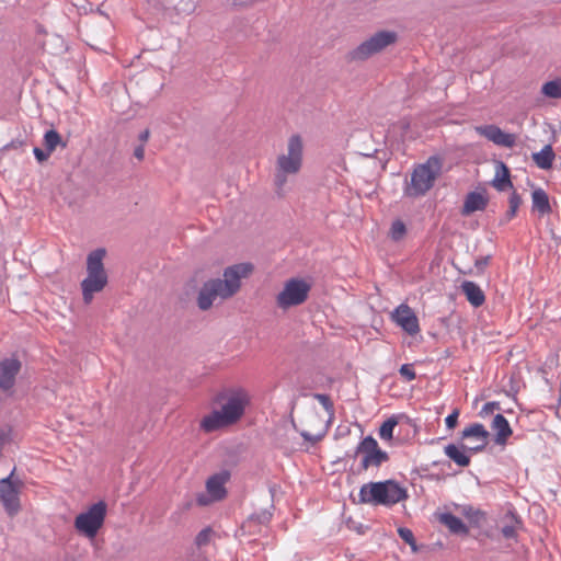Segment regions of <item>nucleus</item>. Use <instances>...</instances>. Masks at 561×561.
Instances as JSON below:
<instances>
[{
  "label": "nucleus",
  "mask_w": 561,
  "mask_h": 561,
  "mask_svg": "<svg viewBox=\"0 0 561 561\" xmlns=\"http://www.w3.org/2000/svg\"><path fill=\"white\" fill-rule=\"evenodd\" d=\"M213 402L217 408L199 421V430L206 434L238 424L251 403V394L245 388L233 386L217 392Z\"/></svg>",
  "instance_id": "f257e3e1"
},
{
  "label": "nucleus",
  "mask_w": 561,
  "mask_h": 561,
  "mask_svg": "<svg viewBox=\"0 0 561 561\" xmlns=\"http://www.w3.org/2000/svg\"><path fill=\"white\" fill-rule=\"evenodd\" d=\"M253 270L251 263H239L227 267L222 279H211L203 285L197 298L198 307L207 310L218 299L226 300L236 295L240 290L241 280L248 278Z\"/></svg>",
  "instance_id": "f03ea898"
},
{
  "label": "nucleus",
  "mask_w": 561,
  "mask_h": 561,
  "mask_svg": "<svg viewBox=\"0 0 561 561\" xmlns=\"http://www.w3.org/2000/svg\"><path fill=\"white\" fill-rule=\"evenodd\" d=\"M304 162V139L294 134L287 140L286 151L278 154L275 162L274 184L278 196H284L288 175L300 172Z\"/></svg>",
  "instance_id": "7ed1b4c3"
},
{
  "label": "nucleus",
  "mask_w": 561,
  "mask_h": 561,
  "mask_svg": "<svg viewBox=\"0 0 561 561\" xmlns=\"http://www.w3.org/2000/svg\"><path fill=\"white\" fill-rule=\"evenodd\" d=\"M359 503L392 506L408 497L407 490L393 480L369 482L362 485Z\"/></svg>",
  "instance_id": "20e7f679"
},
{
  "label": "nucleus",
  "mask_w": 561,
  "mask_h": 561,
  "mask_svg": "<svg viewBox=\"0 0 561 561\" xmlns=\"http://www.w3.org/2000/svg\"><path fill=\"white\" fill-rule=\"evenodd\" d=\"M440 172L442 161L437 157H430L424 163L415 165L411 180L404 187V195L412 198L425 195L434 186Z\"/></svg>",
  "instance_id": "39448f33"
},
{
  "label": "nucleus",
  "mask_w": 561,
  "mask_h": 561,
  "mask_svg": "<svg viewBox=\"0 0 561 561\" xmlns=\"http://www.w3.org/2000/svg\"><path fill=\"white\" fill-rule=\"evenodd\" d=\"M104 249L92 251L87 259V277L81 282L84 304L93 300L94 294L102 291L107 284V274L103 265Z\"/></svg>",
  "instance_id": "423d86ee"
},
{
  "label": "nucleus",
  "mask_w": 561,
  "mask_h": 561,
  "mask_svg": "<svg viewBox=\"0 0 561 561\" xmlns=\"http://www.w3.org/2000/svg\"><path fill=\"white\" fill-rule=\"evenodd\" d=\"M107 512L104 501L91 505L85 512L78 514L73 526L76 530L88 539H94L103 527Z\"/></svg>",
  "instance_id": "0eeeda50"
},
{
  "label": "nucleus",
  "mask_w": 561,
  "mask_h": 561,
  "mask_svg": "<svg viewBox=\"0 0 561 561\" xmlns=\"http://www.w3.org/2000/svg\"><path fill=\"white\" fill-rule=\"evenodd\" d=\"M396 41L397 34L394 32H378L370 36L367 41L363 42L356 48L348 51L346 55V60L350 62L364 61L369 57L380 53L386 47L393 44Z\"/></svg>",
  "instance_id": "6e6552de"
},
{
  "label": "nucleus",
  "mask_w": 561,
  "mask_h": 561,
  "mask_svg": "<svg viewBox=\"0 0 561 561\" xmlns=\"http://www.w3.org/2000/svg\"><path fill=\"white\" fill-rule=\"evenodd\" d=\"M311 285L302 278H290L276 296V305L282 310L302 305L309 296Z\"/></svg>",
  "instance_id": "1a4fd4ad"
},
{
  "label": "nucleus",
  "mask_w": 561,
  "mask_h": 561,
  "mask_svg": "<svg viewBox=\"0 0 561 561\" xmlns=\"http://www.w3.org/2000/svg\"><path fill=\"white\" fill-rule=\"evenodd\" d=\"M15 470L3 479H0V503L10 517L19 514L21 511L20 492L22 482L13 481Z\"/></svg>",
  "instance_id": "9d476101"
},
{
  "label": "nucleus",
  "mask_w": 561,
  "mask_h": 561,
  "mask_svg": "<svg viewBox=\"0 0 561 561\" xmlns=\"http://www.w3.org/2000/svg\"><path fill=\"white\" fill-rule=\"evenodd\" d=\"M356 453L362 455V469L367 470L370 467H380L389 460L388 454L382 450L373 436H366L356 448Z\"/></svg>",
  "instance_id": "9b49d317"
},
{
  "label": "nucleus",
  "mask_w": 561,
  "mask_h": 561,
  "mask_svg": "<svg viewBox=\"0 0 561 561\" xmlns=\"http://www.w3.org/2000/svg\"><path fill=\"white\" fill-rule=\"evenodd\" d=\"M230 479V473L228 471H221L209 477L206 481V491L207 494H198L196 497V502L201 506L209 505L211 502L220 501L225 499L226 483Z\"/></svg>",
  "instance_id": "f8f14e48"
},
{
  "label": "nucleus",
  "mask_w": 561,
  "mask_h": 561,
  "mask_svg": "<svg viewBox=\"0 0 561 561\" xmlns=\"http://www.w3.org/2000/svg\"><path fill=\"white\" fill-rule=\"evenodd\" d=\"M391 320L409 335L420 333V322L415 312L407 304L399 305L390 316Z\"/></svg>",
  "instance_id": "ddd939ff"
},
{
  "label": "nucleus",
  "mask_w": 561,
  "mask_h": 561,
  "mask_svg": "<svg viewBox=\"0 0 561 561\" xmlns=\"http://www.w3.org/2000/svg\"><path fill=\"white\" fill-rule=\"evenodd\" d=\"M474 130L497 146L512 148L516 144V136L514 134L505 133L495 125L476 126Z\"/></svg>",
  "instance_id": "4468645a"
},
{
  "label": "nucleus",
  "mask_w": 561,
  "mask_h": 561,
  "mask_svg": "<svg viewBox=\"0 0 561 561\" xmlns=\"http://www.w3.org/2000/svg\"><path fill=\"white\" fill-rule=\"evenodd\" d=\"M463 439H471L472 444L467 448L471 451H480L488 444L489 432L480 423H473L462 431Z\"/></svg>",
  "instance_id": "2eb2a0df"
},
{
  "label": "nucleus",
  "mask_w": 561,
  "mask_h": 561,
  "mask_svg": "<svg viewBox=\"0 0 561 561\" xmlns=\"http://www.w3.org/2000/svg\"><path fill=\"white\" fill-rule=\"evenodd\" d=\"M21 369L16 358H7L0 363V388L8 391L13 388L15 377Z\"/></svg>",
  "instance_id": "dca6fc26"
},
{
  "label": "nucleus",
  "mask_w": 561,
  "mask_h": 561,
  "mask_svg": "<svg viewBox=\"0 0 561 561\" xmlns=\"http://www.w3.org/2000/svg\"><path fill=\"white\" fill-rule=\"evenodd\" d=\"M489 198L485 192H470L467 194L462 208V216H470L474 211H482L486 208Z\"/></svg>",
  "instance_id": "f3484780"
},
{
  "label": "nucleus",
  "mask_w": 561,
  "mask_h": 561,
  "mask_svg": "<svg viewBox=\"0 0 561 561\" xmlns=\"http://www.w3.org/2000/svg\"><path fill=\"white\" fill-rule=\"evenodd\" d=\"M491 430L495 433V444L500 446H505L513 434L508 421L502 414H496L494 416L491 423Z\"/></svg>",
  "instance_id": "a211bd4d"
},
{
  "label": "nucleus",
  "mask_w": 561,
  "mask_h": 561,
  "mask_svg": "<svg viewBox=\"0 0 561 561\" xmlns=\"http://www.w3.org/2000/svg\"><path fill=\"white\" fill-rule=\"evenodd\" d=\"M461 291L473 307H480L485 301L482 289L473 282L466 280L461 284Z\"/></svg>",
  "instance_id": "6ab92c4d"
},
{
  "label": "nucleus",
  "mask_w": 561,
  "mask_h": 561,
  "mask_svg": "<svg viewBox=\"0 0 561 561\" xmlns=\"http://www.w3.org/2000/svg\"><path fill=\"white\" fill-rule=\"evenodd\" d=\"M531 157L538 168L548 170L552 167L556 154L552 147L546 145L539 152L533 153Z\"/></svg>",
  "instance_id": "aec40b11"
},
{
  "label": "nucleus",
  "mask_w": 561,
  "mask_h": 561,
  "mask_svg": "<svg viewBox=\"0 0 561 561\" xmlns=\"http://www.w3.org/2000/svg\"><path fill=\"white\" fill-rule=\"evenodd\" d=\"M492 184L497 191L501 192L513 187L512 181L510 179V170L503 162H499L496 167V174Z\"/></svg>",
  "instance_id": "412c9836"
},
{
  "label": "nucleus",
  "mask_w": 561,
  "mask_h": 561,
  "mask_svg": "<svg viewBox=\"0 0 561 561\" xmlns=\"http://www.w3.org/2000/svg\"><path fill=\"white\" fill-rule=\"evenodd\" d=\"M504 525L501 528V533L506 539H515L517 537V530L519 529L522 523L519 518L514 513H507L504 516Z\"/></svg>",
  "instance_id": "4be33fe9"
},
{
  "label": "nucleus",
  "mask_w": 561,
  "mask_h": 561,
  "mask_svg": "<svg viewBox=\"0 0 561 561\" xmlns=\"http://www.w3.org/2000/svg\"><path fill=\"white\" fill-rule=\"evenodd\" d=\"M533 208L540 215H547L551 213V206L549 203L548 194L542 188L534 190L531 194Z\"/></svg>",
  "instance_id": "5701e85b"
},
{
  "label": "nucleus",
  "mask_w": 561,
  "mask_h": 561,
  "mask_svg": "<svg viewBox=\"0 0 561 561\" xmlns=\"http://www.w3.org/2000/svg\"><path fill=\"white\" fill-rule=\"evenodd\" d=\"M445 455L460 467H467L470 463V457L466 455L465 448L449 444L444 448Z\"/></svg>",
  "instance_id": "b1692460"
},
{
  "label": "nucleus",
  "mask_w": 561,
  "mask_h": 561,
  "mask_svg": "<svg viewBox=\"0 0 561 561\" xmlns=\"http://www.w3.org/2000/svg\"><path fill=\"white\" fill-rule=\"evenodd\" d=\"M439 522L445 525L451 533L454 534H468V528L463 524V522L450 514V513H444L439 516Z\"/></svg>",
  "instance_id": "393cba45"
},
{
  "label": "nucleus",
  "mask_w": 561,
  "mask_h": 561,
  "mask_svg": "<svg viewBox=\"0 0 561 561\" xmlns=\"http://www.w3.org/2000/svg\"><path fill=\"white\" fill-rule=\"evenodd\" d=\"M44 146L46 150L53 153L58 146L66 147V142H62L61 136L55 129L47 130L44 135Z\"/></svg>",
  "instance_id": "a878e982"
},
{
  "label": "nucleus",
  "mask_w": 561,
  "mask_h": 561,
  "mask_svg": "<svg viewBox=\"0 0 561 561\" xmlns=\"http://www.w3.org/2000/svg\"><path fill=\"white\" fill-rule=\"evenodd\" d=\"M397 424L398 421L393 416L386 420L379 428L380 438L383 440H391L393 437V430L397 426Z\"/></svg>",
  "instance_id": "bb28decb"
},
{
  "label": "nucleus",
  "mask_w": 561,
  "mask_h": 561,
  "mask_svg": "<svg viewBox=\"0 0 561 561\" xmlns=\"http://www.w3.org/2000/svg\"><path fill=\"white\" fill-rule=\"evenodd\" d=\"M542 93L546 96L560 99L561 98V80L548 81L542 85Z\"/></svg>",
  "instance_id": "cd10ccee"
},
{
  "label": "nucleus",
  "mask_w": 561,
  "mask_h": 561,
  "mask_svg": "<svg viewBox=\"0 0 561 561\" xmlns=\"http://www.w3.org/2000/svg\"><path fill=\"white\" fill-rule=\"evenodd\" d=\"M213 529L207 527V528H204L203 530H201L196 538H195V543L198 548L201 547H204V546H207L210 540H211V537H213Z\"/></svg>",
  "instance_id": "c85d7f7f"
},
{
  "label": "nucleus",
  "mask_w": 561,
  "mask_h": 561,
  "mask_svg": "<svg viewBox=\"0 0 561 561\" xmlns=\"http://www.w3.org/2000/svg\"><path fill=\"white\" fill-rule=\"evenodd\" d=\"M520 204H522L520 196L516 192H513L510 197V209L507 211L508 219H512L513 217H515L516 211H517L518 207L520 206Z\"/></svg>",
  "instance_id": "c756f323"
},
{
  "label": "nucleus",
  "mask_w": 561,
  "mask_h": 561,
  "mask_svg": "<svg viewBox=\"0 0 561 561\" xmlns=\"http://www.w3.org/2000/svg\"><path fill=\"white\" fill-rule=\"evenodd\" d=\"M398 534H399L400 538H401L404 542H407L408 545H410L414 551L416 550L414 535H413V533H412V530H411V529L405 528V527H400V528L398 529Z\"/></svg>",
  "instance_id": "7c9ffc66"
},
{
  "label": "nucleus",
  "mask_w": 561,
  "mask_h": 561,
  "mask_svg": "<svg viewBox=\"0 0 561 561\" xmlns=\"http://www.w3.org/2000/svg\"><path fill=\"white\" fill-rule=\"evenodd\" d=\"M390 233H391L392 239H394V240L401 239L405 233L404 224L400 220L394 221L391 226Z\"/></svg>",
  "instance_id": "2f4dec72"
},
{
  "label": "nucleus",
  "mask_w": 561,
  "mask_h": 561,
  "mask_svg": "<svg viewBox=\"0 0 561 561\" xmlns=\"http://www.w3.org/2000/svg\"><path fill=\"white\" fill-rule=\"evenodd\" d=\"M399 373L407 381H412L416 377L413 365L411 364H403L400 367Z\"/></svg>",
  "instance_id": "473e14b6"
},
{
  "label": "nucleus",
  "mask_w": 561,
  "mask_h": 561,
  "mask_svg": "<svg viewBox=\"0 0 561 561\" xmlns=\"http://www.w3.org/2000/svg\"><path fill=\"white\" fill-rule=\"evenodd\" d=\"M500 409V404L499 402H486L481 411H480V415L481 416H488L490 414H492L495 410H499Z\"/></svg>",
  "instance_id": "72a5a7b5"
},
{
  "label": "nucleus",
  "mask_w": 561,
  "mask_h": 561,
  "mask_svg": "<svg viewBox=\"0 0 561 561\" xmlns=\"http://www.w3.org/2000/svg\"><path fill=\"white\" fill-rule=\"evenodd\" d=\"M459 410L455 409L446 419L445 423L448 428H455L458 423Z\"/></svg>",
  "instance_id": "f704fd0d"
},
{
  "label": "nucleus",
  "mask_w": 561,
  "mask_h": 561,
  "mask_svg": "<svg viewBox=\"0 0 561 561\" xmlns=\"http://www.w3.org/2000/svg\"><path fill=\"white\" fill-rule=\"evenodd\" d=\"M301 436L306 439V440H309L311 443H318L319 440H321L324 436V432L322 433H318V434H312L310 433L309 431H302L301 432Z\"/></svg>",
  "instance_id": "c9c22d12"
},
{
  "label": "nucleus",
  "mask_w": 561,
  "mask_h": 561,
  "mask_svg": "<svg viewBox=\"0 0 561 561\" xmlns=\"http://www.w3.org/2000/svg\"><path fill=\"white\" fill-rule=\"evenodd\" d=\"M33 153H34L35 158L37 159V161H39V162L46 161L50 157V154H51L48 150H46V149L43 150V149L37 148V147H35L33 149Z\"/></svg>",
  "instance_id": "e433bc0d"
},
{
  "label": "nucleus",
  "mask_w": 561,
  "mask_h": 561,
  "mask_svg": "<svg viewBox=\"0 0 561 561\" xmlns=\"http://www.w3.org/2000/svg\"><path fill=\"white\" fill-rule=\"evenodd\" d=\"M316 399L327 409L330 410L332 408V402L327 394H316Z\"/></svg>",
  "instance_id": "4c0bfd02"
},
{
  "label": "nucleus",
  "mask_w": 561,
  "mask_h": 561,
  "mask_svg": "<svg viewBox=\"0 0 561 561\" xmlns=\"http://www.w3.org/2000/svg\"><path fill=\"white\" fill-rule=\"evenodd\" d=\"M134 156L139 161L144 160V158H145V146L140 145V146L136 147L135 150H134Z\"/></svg>",
  "instance_id": "58836bf2"
},
{
  "label": "nucleus",
  "mask_w": 561,
  "mask_h": 561,
  "mask_svg": "<svg viewBox=\"0 0 561 561\" xmlns=\"http://www.w3.org/2000/svg\"><path fill=\"white\" fill-rule=\"evenodd\" d=\"M149 135H150V133H149V130H148V129H146V130H144V131H141V133H140V135H139V139L141 140L142 145H144L145 142H147V140L149 139Z\"/></svg>",
  "instance_id": "ea45409f"
},
{
  "label": "nucleus",
  "mask_w": 561,
  "mask_h": 561,
  "mask_svg": "<svg viewBox=\"0 0 561 561\" xmlns=\"http://www.w3.org/2000/svg\"><path fill=\"white\" fill-rule=\"evenodd\" d=\"M482 264H484V265L488 264V257L484 259V261H482Z\"/></svg>",
  "instance_id": "a19ab883"
}]
</instances>
